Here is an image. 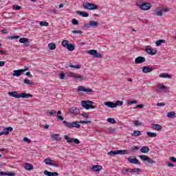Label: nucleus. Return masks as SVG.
Listing matches in <instances>:
<instances>
[{
	"mask_svg": "<svg viewBox=\"0 0 176 176\" xmlns=\"http://www.w3.org/2000/svg\"><path fill=\"white\" fill-rule=\"evenodd\" d=\"M63 123L65 127H67V129H74V127H76V129H80V124L76 121L68 122L65 120L63 122Z\"/></svg>",
	"mask_w": 176,
	"mask_h": 176,
	"instance_id": "obj_1",
	"label": "nucleus"
},
{
	"mask_svg": "<svg viewBox=\"0 0 176 176\" xmlns=\"http://www.w3.org/2000/svg\"><path fill=\"white\" fill-rule=\"evenodd\" d=\"M127 154H129V151L127 150L111 151L107 153L109 156H115L116 155H127Z\"/></svg>",
	"mask_w": 176,
	"mask_h": 176,
	"instance_id": "obj_2",
	"label": "nucleus"
},
{
	"mask_svg": "<svg viewBox=\"0 0 176 176\" xmlns=\"http://www.w3.org/2000/svg\"><path fill=\"white\" fill-rule=\"evenodd\" d=\"M82 6L85 9H88L89 10H96L98 9V6H97V5L91 3L83 4Z\"/></svg>",
	"mask_w": 176,
	"mask_h": 176,
	"instance_id": "obj_3",
	"label": "nucleus"
},
{
	"mask_svg": "<svg viewBox=\"0 0 176 176\" xmlns=\"http://www.w3.org/2000/svg\"><path fill=\"white\" fill-rule=\"evenodd\" d=\"M96 27H98V22L96 21H91L84 25V28H96Z\"/></svg>",
	"mask_w": 176,
	"mask_h": 176,
	"instance_id": "obj_4",
	"label": "nucleus"
},
{
	"mask_svg": "<svg viewBox=\"0 0 176 176\" xmlns=\"http://www.w3.org/2000/svg\"><path fill=\"white\" fill-rule=\"evenodd\" d=\"M69 112L72 116H76V115L80 113V109L78 107H72L69 109Z\"/></svg>",
	"mask_w": 176,
	"mask_h": 176,
	"instance_id": "obj_5",
	"label": "nucleus"
},
{
	"mask_svg": "<svg viewBox=\"0 0 176 176\" xmlns=\"http://www.w3.org/2000/svg\"><path fill=\"white\" fill-rule=\"evenodd\" d=\"M88 54H91V56H94L96 58H102V55L98 52L96 50H91L87 51Z\"/></svg>",
	"mask_w": 176,
	"mask_h": 176,
	"instance_id": "obj_6",
	"label": "nucleus"
},
{
	"mask_svg": "<svg viewBox=\"0 0 176 176\" xmlns=\"http://www.w3.org/2000/svg\"><path fill=\"white\" fill-rule=\"evenodd\" d=\"M128 162L131 164H141V162L137 159L135 156H130L128 157Z\"/></svg>",
	"mask_w": 176,
	"mask_h": 176,
	"instance_id": "obj_7",
	"label": "nucleus"
},
{
	"mask_svg": "<svg viewBox=\"0 0 176 176\" xmlns=\"http://www.w3.org/2000/svg\"><path fill=\"white\" fill-rule=\"evenodd\" d=\"M139 157L142 160L147 162L148 164H153L154 163H155V162L153 160L151 159L149 157H148V155H140Z\"/></svg>",
	"mask_w": 176,
	"mask_h": 176,
	"instance_id": "obj_8",
	"label": "nucleus"
},
{
	"mask_svg": "<svg viewBox=\"0 0 176 176\" xmlns=\"http://www.w3.org/2000/svg\"><path fill=\"white\" fill-rule=\"evenodd\" d=\"M139 8L141 9V10H149V9L152 8V5L148 3H143L139 6Z\"/></svg>",
	"mask_w": 176,
	"mask_h": 176,
	"instance_id": "obj_9",
	"label": "nucleus"
},
{
	"mask_svg": "<svg viewBox=\"0 0 176 176\" xmlns=\"http://www.w3.org/2000/svg\"><path fill=\"white\" fill-rule=\"evenodd\" d=\"M146 52L150 56H155V54L157 53V51L155 49L151 48V46H147L146 47Z\"/></svg>",
	"mask_w": 176,
	"mask_h": 176,
	"instance_id": "obj_10",
	"label": "nucleus"
},
{
	"mask_svg": "<svg viewBox=\"0 0 176 176\" xmlns=\"http://www.w3.org/2000/svg\"><path fill=\"white\" fill-rule=\"evenodd\" d=\"M91 171H94V173H96V174H98L102 170V166L100 165H94L91 168Z\"/></svg>",
	"mask_w": 176,
	"mask_h": 176,
	"instance_id": "obj_11",
	"label": "nucleus"
},
{
	"mask_svg": "<svg viewBox=\"0 0 176 176\" xmlns=\"http://www.w3.org/2000/svg\"><path fill=\"white\" fill-rule=\"evenodd\" d=\"M78 91H85V93H93V89H86L84 86H79L78 87Z\"/></svg>",
	"mask_w": 176,
	"mask_h": 176,
	"instance_id": "obj_12",
	"label": "nucleus"
},
{
	"mask_svg": "<svg viewBox=\"0 0 176 176\" xmlns=\"http://www.w3.org/2000/svg\"><path fill=\"white\" fill-rule=\"evenodd\" d=\"M146 59L144 56H138L135 59V64H142V63H145Z\"/></svg>",
	"mask_w": 176,
	"mask_h": 176,
	"instance_id": "obj_13",
	"label": "nucleus"
},
{
	"mask_svg": "<svg viewBox=\"0 0 176 176\" xmlns=\"http://www.w3.org/2000/svg\"><path fill=\"white\" fill-rule=\"evenodd\" d=\"M51 138H52L54 141H56V142L61 141V138H60V134L58 133H52L51 135Z\"/></svg>",
	"mask_w": 176,
	"mask_h": 176,
	"instance_id": "obj_14",
	"label": "nucleus"
},
{
	"mask_svg": "<svg viewBox=\"0 0 176 176\" xmlns=\"http://www.w3.org/2000/svg\"><path fill=\"white\" fill-rule=\"evenodd\" d=\"M20 43H25V46H30V39L27 38H21L19 39Z\"/></svg>",
	"mask_w": 176,
	"mask_h": 176,
	"instance_id": "obj_15",
	"label": "nucleus"
},
{
	"mask_svg": "<svg viewBox=\"0 0 176 176\" xmlns=\"http://www.w3.org/2000/svg\"><path fill=\"white\" fill-rule=\"evenodd\" d=\"M8 96H10V97H14V98H20V94L16 91L8 92Z\"/></svg>",
	"mask_w": 176,
	"mask_h": 176,
	"instance_id": "obj_16",
	"label": "nucleus"
},
{
	"mask_svg": "<svg viewBox=\"0 0 176 176\" xmlns=\"http://www.w3.org/2000/svg\"><path fill=\"white\" fill-rule=\"evenodd\" d=\"M142 71L144 74H149L150 72H152V71H153V68L144 66Z\"/></svg>",
	"mask_w": 176,
	"mask_h": 176,
	"instance_id": "obj_17",
	"label": "nucleus"
},
{
	"mask_svg": "<svg viewBox=\"0 0 176 176\" xmlns=\"http://www.w3.org/2000/svg\"><path fill=\"white\" fill-rule=\"evenodd\" d=\"M32 98V94H25V93L19 94V98Z\"/></svg>",
	"mask_w": 176,
	"mask_h": 176,
	"instance_id": "obj_18",
	"label": "nucleus"
},
{
	"mask_svg": "<svg viewBox=\"0 0 176 176\" xmlns=\"http://www.w3.org/2000/svg\"><path fill=\"white\" fill-rule=\"evenodd\" d=\"M23 167L25 170H27L28 171H31V170H34V166L29 163L24 164Z\"/></svg>",
	"mask_w": 176,
	"mask_h": 176,
	"instance_id": "obj_19",
	"label": "nucleus"
},
{
	"mask_svg": "<svg viewBox=\"0 0 176 176\" xmlns=\"http://www.w3.org/2000/svg\"><path fill=\"white\" fill-rule=\"evenodd\" d=\"M44 175L47 176H58V173L57 172H50L47 170H44Z\"/></svg>",
	"mask_w": 176,
	"mask_h": 176,
	"instance_id": "obj_20",
	"label": "nucleus"
},
{
	"mask_svg": "<svg viewBox=\"0 0 176 176\" xmlns=\"http://www.w3.org/2000/svg\"><path fill=\"white\" fill-rule=\"evenodd\" d=\"M153 129L156 131H162V129H163V126L159 125L158 124H153Z\"/></svg>",
	"mask_w": 176,
	"mask_h": 176,
	"instance_id": "obj_21",
	"label": "nucleus"
},
{
	"mask_svg": "<svg viewBox=\"0 0 176 176\" xmlns=\"http://www.w3.org/2000/svg\"><path fill=\"white\" fill-rule=\"evenodd\" d=\"M82 107V108H85V109H90V104H87V101L82 100L81 101Z\"/></svg>",
	"mask_w": 176,
	"mask_h": 176,
	"instance_id": "obj_22",
	"label": "nucleus"
},
{
	"mask_svg": "<svg viewBox=\"0 0 176 176\" xmlns=\"http://www.w3.org/2000/svg\"><path fill=\"white\" fill-rule=\"evenodd\" d=\"M104 105L109 107V108H116V104L113 102H104Z\"/></svg>",
	"mask_w": 176,
	"mask_h": 176,
	"instance_id": "obj_23",
	"label": "nucleus"
},
{
	"mask_svg": "<svg viewBox=\"0 0 176 176\" xmlns=\"http://www.w3.org/2000/svg\"><path fill=\"white\" fill-rule=\"evenodd\" d=\"M3 131L5 133V135H9V133H10V131H13V129L12 128V126H8V127L4 128Z\"/></svg>",
	"mask_w": 176,
	"mask_h": 176,
	"instance_id": "obj_24",
	"label": "nucleus"
},
{
	"mask_svg": "<svg viewBox=\"0 0 176 176\" xmlns=\"http://www.w3.org/2000/svg\"><path fill=\"white\" fill-rule=\"evenodd\" d=\"M76 14L82 16V17H89V14L87 12H82V11H76Z\"/></svg>",
	"mask_w": 176,
	"mask_h": 176,
	"instance_id": "obj_25",
	"label": "nucleus"
},
{
	"mask_svg": "<svg viewBox=\"0 0 176 176\" xmlns=\"http://www.w3.org/2000/svg\"><path fill=\"white\" fill-rule=\"evenodd\" d=\"M175 117V112L174 111H170L167 113V118H169V119H174Z\"/></svg>",
	"mask_w": 176,
	"mask_h": 176,
	"instance_id": "obj_26",
	"label": "nucleus"
},
{
	"mask_svg": "<svg viewBox=\"0 0 176 176\" xmlns=\"http://www.w3.org/2000/svg\"><path fill=\"white\" fill-rule=\"evenodd\" d=\"M23 83L25 85H28V86H32L34 85V82H32L31 80L27 79V78H25L24 80H23Z\"/></svg>",
	"mask_w": 176,
	"mask_h": 176,
	"instance_id": "obj_27",
	"label": "nucleus"
},
{
	"mask_svg": "<svg viewBox=\"0 0 176 176\" xmlns=\"http://www.w3.org/2000/svg\"><path fill=\"white\" fill-rule=\"evenodd\" d=\"M146 134L148 137H151V138H156V137H157V134H156V133L146 132Z\"/></svg>",
	"mask_w": 176,
	"mask_h": 176,
	"instance_id": "obj_28",
	"label": "nucleus"
},
{
	"mask_svg": "<svg viewBox=\"0 0 176 176\" xmlns=\"http://www.w3.org/2000/svg\"><path fill=\"white\" fill-rule=\"evenodd\" d=\"M140 152H142V153H148V152H149V148L148 146H144L140 149Z\"/></svg>",
	"mask_w": 176,
	"mask_h": 176,
	"instance_id": "obj_29",
	"label": "nucleus"
},
{
	"mask_svg": "<svg viewBox=\"0 0 176 176\" xmlns=\"http://www.w3.org/2000/svg\"><path fill=\"white\" fill-rule=\"evenodd\" d=\"M160 78H167L168 79H171V76L168 74L162 73L160 74Z\"/></svg>",
	"mask_w": 176,
	"mask_h": 176,
	"instance_id": "obj_30",
	"label": "nucleus"
},
{
	"mask_svg": "<svg viewBox=\"0 0 176 176\" xmlns=\"http://www.w3.org/2000/svg\"><path fill=\"white\" fill-rule=\"evenodd\" d=\"M65 140H67V142L68 144H71L72 142H74V138H69L68 135L64 136Z\"/></svg>",
	"mask_w": 176,
	"mask_h": 176,
	"instance_id": "obj_31",
	"label": "nucleus"
},
{
	"mask_svg": "<svg viewBox=\"0 0 176 176\" xmlns=\"http://www.w3.org/2000/svg\"><path fill=\"white\" fill-rule=\"evenodd\" d=\"M67 50H69V52H74V50H75V45L74 44H69L67 45Z\"/></svg>",
	"mask_w": 176,
	"mask_h": 176,
	"instance_id": "obj_32",
	"label": "nucleus"
},
{
	"mask_svg": "<svg viewBox=\"0 0 176 176\" xmlns=\"http://www.w3.org/2000/svg\"><path fill=\"white\" fill-rule=\"evenodd\" d=\"M132 137H140L141 135V131H134L133 133H131Z\"/></svg>",
	"mask_w": 176,
	"mask_h": 176,
	"instance_id": "obj_33",
	"label": "nucleus"
},
{
	"mask_svg": "<svg viewBox=\"0 0 176 176\" xmlns=\"http://www.w3.org/2000/svg\"><path fill=\"white\" fill-rule=\"evenodd\" d=\"M162 43H166V40L160 39L155 42L156 46H160Z\"/></svg>",
	"mask_w": 176,
	"mask_h": 176,
	"instance_id": "obj_34",
	"label": "nucleus"
},
{
	"mask_svg": "<svg viewBox=\"0 0 176 176\" xmlns=\"http://www.w3.org/2000/svg\"><path fill=\"white\" fill-rule=\"evenodd\" d=\"M0 175L14 176L15 174L13 173L0 172Z\"/></svg>",
	"mask_w": 176,
	"mask_h": 176,
	"instance_id": "obj_35",
	"label": "nucleus"
},
{
	"mask_svg": "<svg viewBox=\"0 0 176 176\" xmlns=\"http://www.w3.org/2000/svg\"><path fill=\"white\" fill-rule=\"evenodd\" d=\"M48 47L50 50H54V49H56V44L54 43H51L48 44Z\"/></svg>",
	"mask_w": 176,
	"mask_h": 176,
	"instance_id": "obj_36",
	"label": "nucleus"
},
{
	"mask_svg": "<svg viewBox=\"0 0 176 176\" xmlns=\"http://www.w3.org/2000/svg\"><path fill=\"white\" fill-rule=\"evenodd\" d=\"M14 73L12 74L13 76H21V73H20L19 70H14L13 72Z\"/></svg>",
	"mask_w": 176,
	"mask_h": 176,
	"instance_id": "obj_37",
	"label": "nucleus"
},
{
	"mask_svg": "<svg viewBox=\"0 0 176 176\" xmlns=\"http://www.w3.org/2000/svg\"><path fill=\"white\" fill-rule=\"evenodd\" d=\"M68 45H69V41H68V40H64L62 41V46H63V47H67Z\"/></svg>",
	"mask_w": 176,
	"mask_h": 176,
	"instance_id": "obj_38",
	"label": "nucleus"
},
{
	"mask_svg": "<svg viewBox=\"0 0 176 176\" xmlns=\"http://www.w3.org/2000/svg\"><path fill=\"white\" fill-rule=\"evenodd\" d=\"M131 152H138L140 151V147L138 146H133L130 148Z\"/></svg>",
	"mask_w": 176,
	"mask_h": 176,
	"instance_id": "obj_39",
	"label": "nucleus"
},
{
	"mask_svg": "<svg viewBox=\"0 0 176 176\" xmlns=\"http://www.w3.org/2000/svg\"><path fill=\"white\" fill-rule=\"evenodd\" d=\"M116 129L112 128V127H109L107 129V131H108V133H109L110 134H113V133H115Z\"/></svg>",
	"mask_w": 176,
	"mask_h": 176,
	"instance_id": "obj_40",
	"label": "nucleus"
},
{
	"mask_svg": "<svg viewBox=\"0 0 176 176\" xmlns=\"http://www.w3.org/2000/svg\"><path fill=\"white\" fill-rule=\"evenodd\" d=\"M107 122L109 123H111V124H115V123H116V120H115V119L111 118H107Z\"/></svg>",
	"mask_w": 176,
	"mask_h": 176,
	"instance_id": "obj_41",
	"label": "nucleus"
},
{
	"mask_svg": "<svg viewBox=\"0 0 176 176\" xmlns=\"http://www.w3.org/2000/svg\"><path fill=\"white\" fill-rule=\"evenodd\" d=\"M142 171L141 168H133L132 169V173H136L138 175H140V172Z\"/></svg>",
	"mask_w": 176,
	"mask_h": 176,
	"instance_id": "obj_42",
	"label": "nucleus"
},
{
	"mask_svg": "<svg viewBox=\"0 0 176 176\" xmlns=\"http://www.w3.org/2000/svg\"><path fill=\"white\" fill-rule=\"evenodd\" d=\"M52 160L50 158H46L45 160V164H48L49 166L52 165Z\"/></svg>",
	"mask_w": 176,
	"mask_h": 176,
	"instance_id": "obj_43",
	"label": "nucleus"
},
{
	"mask_svg": "<svg viewBox=\"0 0 176 176\" xmlns=\"http://www.w3.org/2000/svg\"><path fill=\"white\" fill-rule=\"evenodd\" d=\"M67 75L69 78H76V75H75V73L74 72H68L67 73Z\"/></svg>",
	"mask_w": 176,
	"mask_h": 176,
	"instance_id": "obj_44",
	"label": "nucleus"
},
{
	"mask_svg": "<svg viewBox=\"0 0 176 176\" xmlns=\"http://www.w3.org/2000/svg\"><path fill=\"white\" fill-rule=\"evenodd\" d=\"M54 113H56V111L51 110V111L47 112V116H53V115H54Z\"/></svg>",
	"mask_w": 176,
	"mask_h": 176,
	"instance_id": "obj_45",
	"label": "nucleus"
},
{
	"mask_svg": "<svg viewBox=\"0 0 176 176\" xmlns=\"http://www.w3.org/2000/svg\"><path fill=\"white\" fill-rule=\"evenodd\" d=\"M40 25L41 27H47V25H49V23L46 22V21H41Z\"/></svg>",
	"mask_w": 176,
	"mask_h": 176,
	"instance_id": "obj_46",
	"label": "nucleus"
},
{
	"mask_svg": "<svg viewBox=\"0 0 176 176\" xmlns=\"http://www.w3.org/2000/svg\"><path fill=\"white\" fill-rule=\"evenodd\" d=\"M69 67L70 68H74L75 69H80V65H69Z\"/></svg>",
	"mask_w": 176,
	"mask_h": 176,
	"instance_id": "obj_47",
	"label": "nucleus"
},
{
	"mask_svg": "<svg viewBox=\"0 0 176 176\" xmlns=\"http://www.w3.org/2000/svg\"><path fill=\"white\" fill-rule=\"evenodd\" d=\"M72 34H78V35H80L81 34H83V31L82 30H73L72 31Z\"/></svg>",
	"mask_w": 176,
	"mask_h": 176,
	"instance_id": "obj_48",
	"label": "nucleus"
},
{
	"mask_svg": "<svg viewBox=\"0 0 176 176\" xmlns=\"http://www.w3.org/2000/svg\"><path fill=\"white\" fill-rule=\"evenodd\" d=\"M114 104L116 105V107H118V106L120 107V106L123 105V102L120 101V100H117L116 102V103H114Z\"/></svg>",
	"mask_w": 176,
	"mask_h": 176,
	"instance_id": "obj_49",
	"label": "nucleus"
},
{
	"mask_svg": "<svg viewBox=\"0 0 176 176\" xmlns=\"http://www.w3.org/2000/svg\"><path fill=\"white\" fill-rule=\"evenodd\" d=\"M13 9H14V10H20V9H21V6H18V5H14Z\"/></svg>",
	"mask_w": 176,
	"mask_h": 176,
	"instance_id": "obj_50",
	"label": "nucleus"
},
{
	"mask_svg": "<svg viewBox=\"0 0 176 176\" xmlns=\"http://www.w3.org/2000/svg\"><path fill=\"white\" fill-rule=\"evenodd\" d=\"M65 73H64L63 72H62L60 74V79L63 80V79H65Z\"/></svg>",
	"mask_w": 176,
	"mask_h": 176,
	"instance_id": "obj_51",
	"label": "nucleus"
},
{
	"mask_svg": "<svg viewBox=\"0 0 176 176\" xmlns=\"http://www.w3.org/2000/svg\"><path fill=\"white\" fill-rule=\"evenodd\" d=\"M75 79H80V80H85L86 78L81 76H76Z\"/></svg>",
	"mask_w": 176,
	"mask_h": 176,
	"instance_id": "obj_52",
	"label": "nucleus"
},
{
	"mask_svg": "<svg viewBox=\"0 0 176 176\" xmlns=\"http://www.w3.org/2000/svg\"><path fill=\"white\" fill-rule=\"evenodd\" d=\"M24 142H27V144H31V140L28 139V138H23Z\"/></svg>",
	"mask_w": 176,
	"mask_h": 176,
	"instance_id": "obj_53",
	"label": "nucleus"
},
{
	"mask_svg": "<svg viewBox=\"0 0 176 176\" xmlns=\"http://www.w3.org/2000/svg\"><path fill=\"white\" fill-rule=\"evenodd\" d=\"M155 16H163V12L162 10H160V11H157L156 13H155Z\"/></svg>",
	"mask_w": 176,
	"mask_h": 176,
	"instance_id": "obj_54",
	"label": "nucleus"
},
{
	"mask_svg": "<svg viewBox=\"0 0 176 176\" xmlns=\"http://www.w3.org/2000/svg\"><path fill=\"white\" fill-rule=\"evenodd\" d=\"M72 23V24H74V25H78V24H79V22H78V20H76V19H74Z\"/></svg>",
	"mask_w": 176,
	"mask_h": 176,
	"instance_id": "obj_55",
	"label": "nucleus"
},
{
	"mask_svg": "<svg viewBox=\"0 0 176 176\" xmlns=\"http://www.w3.org/2000/svg\"><path fill=\"white\" fill-rule=\"evenodd\" d=\"M133 123L135 126H141V122H140L138 120H135Z\"/></svg>",
	"mask_w": 176,
	"mask_h": 176,
	"instance_id": "obj_56",
	"label": "nucleus"
},
{
	"mask_svg": "<svg viewBox=\"0 0 176 176\" xmlns=\"http://www.w3.org/2000/svg\"><path fill=\"white\" fill-rule=\"evenodd\" d=\"M19 38H20L19 36H11L10 37V39H11V40H13V39H19Z\"/></svg>",
	"mask_w": 176,
	"mask_h": 176,
	"instance_id": "obj_57",
	"label": "nucleus"
},
{
	"mask_svg": "<svg viewBox=\"0 0 176 176\" xmlns=\"http://www.w3.org/2000/svg\"><path fill=\"white\" fill-rule=\"evenodd\" d=\"M160 89H161V90H167V87L165 85H160Z\"/></svg>",
	"mask_w": 176,
	"mask_h": 176,
	"instance_id": "obj_58",
	"label": "nucleus"
},
{
	"mask_svg": "<svg viewBox=\"0 0 176 176\" xmlns=\"http://www.w3.org/2000/svg\"><path fill=\"white\" fill-rule=\"evenodd\" d=\"M79 123L81 124H87L88 123H90V121H80Z\"/></svg>",
	"mask_w": 176,
	"mask_h": 176,
	"instance_id": "obj_59",
	"label": "nucleus"
},
{
	"mask_svg": "<svg viewBox=\"0 0 176 176\" xmlns=\"http://www.w3.org/2000/svg\"><path fill=\"white\" fill-rule=\"evenodd\" d=\"M73 142L74 143V144H80V141H79V140H78V139H73Z\"/></svg>",
	"mask_w": 176,
	"mask_h": 176,
	"instance_id": "obj_60",
	"label": "nucleus"
},
{
	"mask_svg": "<svg viewBox=\"0 0 176 176\" xmlns=\"http://www.w3.org/2000/svg\"><path fill=\"white\" fill-rule=\"evenodd\" d=\"M56 118H57L58 120H61V121L64 120V117H63L61 116H57Z\"/></svg>",
	"mask_w": 176,
	"mask_h": 176,
	"instance_id": "obj_61",
	"label": "nucleus"
},
{
	"mask_svg": "<svg viewBox=\"0 0 176 176\" xmlns=\"http://www.w3.org/2000/svg\"><path fill=\"white\" fill-rule=\"evenodd\" d=\"M171 162H173V163H176V158L174 157H171L169 158Z\"/></svg>",
	"mask_w": 176,
	"mask_h": 176,
	"instance_id": "obj_62",
	"label": "nucleus"
},
{
	"mask_svg": "<svg viewBox=\"0 0 176 176\" xmlns=\"http://www.w3.org/2000/svg\"><path fill=\"white\" fill-rule=\"evenodd\" d=\"M26 76H29V78H32V75H31V72H28L25 73Z\"/></svg>",
	"mask_w": 176,
	"mask_h": 176,
	"instance_id": "obj_63",
	"label": "nucleus"
},
{
	"mask_svg": "<svg viewBox=\"0 0 176 176\" xmlns=\"http://www.w3.org/2000/svg\"><path fill=\"white\" fill-rule=\"evenodd\" d=\"M122 174H124V175H126V174H127V168H124L123 170H122Z\"/></svg>",
	"mask_w": 176,
	"mask_h": 176,
	"instance_id": "obj_64",
	"label": "nucleus"
}]
</instances>
